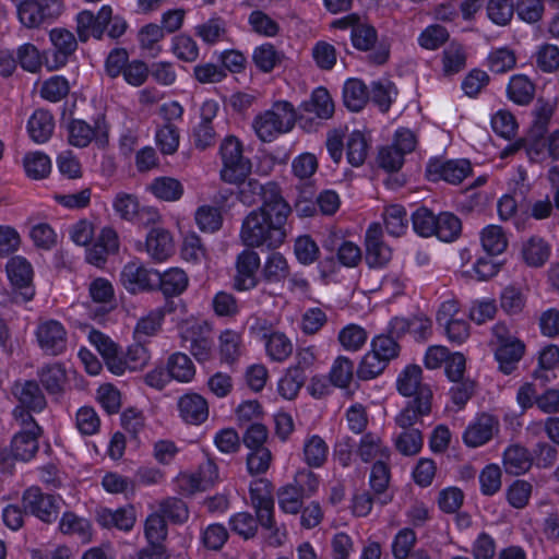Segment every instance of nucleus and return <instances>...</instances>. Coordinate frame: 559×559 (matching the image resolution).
<instances>
[{"label": "nucleus", "instance_id": "obj_63", "mask_svg": "<svg viewBox=\"0 0 559 559\" xmlns=\"http://www.w3.org/2000/svg\"><path fill=\"white\" fill-rule=\"evenodd\" d=\"M388 362L374 354L372 350L367 353L357 369V376L361 380H369L379 376L386 367Z\"/></svg>", "mask_w": 559, "mask_h": 559}, {"label": "nucleus", "instance_id": "obj_43", "mask_svg": "<svg viewBox=\"0 0 559 559\" xmlns=\"http://www.w3.org/2000/svg\"><path fill=\"white\" fill-rule=\"evenodd\" d=\"M396 389L403 396H419V366L408 365L397 377Z\"/></svg>", "mask_w": 559, "mask_h": 559}, {"label": "nucleus", "instance_id": "obj_12", "mask_svg": "<svg viewBox=\"0 0 559 559\" xmlns=\"http://www.w3.org/2000/svg\"><path fill=\"white\" fill-rule=\"evenodd\" d=\"M212 325L207 321H193L182 329V341L189 343L190 353L200 361H207L212 356Z\"/></svg>", "mask_w": 559, "mask_h": 559}, {"label": "nucleus", "instance_id": "obj_38", "mask_svg": "<svg viewBox=\"0 0 559 559\" xmlns=\"http://www.w3.org/2000/svg\"><path fill=\"white\" fill-rule=\"evenodd\" d=\"M484 250L489 255L501 254L508 247V239L503 229L497 225L485 227L480 234Z\"/></svg>", "mask_w": 559, "mask_h": 559}, {"label": "nucleus", "instance_id": "obj_50", "mask_svg": "<svg viewBox=\"0 0 559 559\" xmlns=\"http://www.w3.org/2000/svg\"><path fill=\"white\" fill-rule=\"evenodd\" d=\"M386 231L395 237L401 236L407 228L406 211L402 205L388 206L383 213Z\"/></svg>", "mask_w": 559, "mask_h": 559}, {"label": "nucleus", "instance_id": "obj_6", "mask_svg": "<svg viewBox=\"0 0 559 559\" xmlns=\"http://www.w3.org/2000/svg\"><path fill=\"white\" fill-rule=\"evenodd\" d=\"M11 393L17 401L12 411L16 423L36 421L32 413H39L47 406L46 397L35 380L16 381Z\"/></svg>", "mask_w": 559, "mask_h": 559}, {"label": "nucleus", "instance_id": "obj_2", "mask_svg": "<svg viewBox=\"0 0 559 559\" xmlns=\"http://www.w3.org/2000/svg\"><path fill=\"white\" fill-rule=\"evenodd\" d=\"M251 506L255 512H238L229 519L230 530L243 539H251L258 533L259 525L266 531L277 533L274 518L273 485L265 478L251 483L249 488Z\"/></svg>", "mask_w": 559, "mask_h": 559}, {"label": "nucleus", "instance_id": "obj_3", "mask_svg": "<svg viewBox=\"0 0 559 559\" xmlns=\"http://www.w3.org/2000/svg\"><path fill=\"white\" fill-rule=\"evenodd\" d=\"M335 27H350V39L353 46L360 51H370L367 56L369 63L374 66L384 64L390 57V47L384 41L378 40L376 28L367 23H361L357 14H349L333 23Z\"/></svg>", "mask_w": 559, "mask_h": 559}, {"label": "nucleus", "instance_id": "obj_9", "mask_svg": "<svg viewBox=\"0 0 559 559\" xmlns=\"http://www.w3.org/2000/svg\"><path fill=\"white\" fill-rule=\"evenodd\" d=\"M5 269L12 286V301L24 304L32 300L35 295V287L31 263L25 258L16 255L8 261Z\"/></svg>", "mask_w": 559, "mask_h": 559}, {"label": "nucleus", "instance_id": "obj_23", "mask_svg": "<svg viewBox=\"0 0 559 559\" xmlns=\"http://www.w3.org/2000/svg\"><path fill=\"white\" fill-rule=\"evenodd\" d=\"M146 250L154 260H166L175 250L171 234L165 228H152L146 236Z\"/></svg>", "mask_w": 559, "mask_h": 559}, {"label": "nucleus", "instance_id": "obj_13", "mask_svg": "<svg viewBox=\"0 0 559 559\" xmlns=\"http://www.w3.org/2000/svg\"><path fill=\"white\" fill-rule=\"evenodd\" d=\"M16 10L20 22L28 28H34L57 19L62 12V3L60 0H36Z\"/></svg>", "mask_w": 559, "mask_h": 559}, {"label": "nucleus", "instance_id": "obj_47", "mask_svg": "<svg viewBox=\"0 0 559 559\" xmlns=\"http://www.w3.org/2000/svg\"><path fill=\"white\" fill-rule=\"evenodd\" d=\"M306 379V374L298 368H288L285 376L278 382L280 394L287 400L295 399L305 384Z\"/></svg>", "mask_w": 559, "mask_h": 559}, {"label": "nucleus", "instance_id": "obj_55", "mask_svg": "<svg viewBox=\"0 0 559 559\" xmlns=\"http://www.w3.org/2000/svg\"><path fill=\"white\" fill-rule=\"evenodd\" d=\"M171 50L178 59L185 62H193L199 57L198 44L191 36L186 34L173 38Z\"/></svg>", "mask_w": 559, "mask_h": 559}, {"label": "nucleus", "instance_id": "obj_31", "mask_svg": "<svg viewBox=\"0 0 559 559\" xmlns=\"http://www.w3.org/2000/svg\"><path fill=\"white\" fill-rule=\"evenodd\" d=\"M390 481V468L383 460H378L371 468L370 486L377 496L378 503L385 506L392 500V496L385 493Z\"/></svg>", "mask_w": 559, "mask_h": 559}, {"label": "nucleus", "instance_id": "obj_7", "mask_svg": "<svg viewBox=\"0 0 559 559\" xmlns=\"http://www.w3.org/2000/svg\"><path fill=\"white\" fill-rule=\"evenodd\" d=\"M223 168L221 178L227 183H238L251 171V162L242 154V145L236 136H227L219 147Z\"/></svg>", "mask_w": 559, "mask_h": 559}, {"label": "nucleus", "instance_id": "obj_52", "mask_svg": "<svg viewBox=\"0 0 559 559\" xmlns=\"http://www.w3.org/2000/svg\"><path fill=\"white\" fill-rule=\"evenodd\" d=\"M514 9L518 17L527 24H536L542 21L545 12L543 0H518Z\"/></svg>", "mask_w": 559, "mask_h": 559}, {"label": "nucleus", "instance_id": "obj_54", "mask_svg": "<svg viewBox=\"0 0 559 559\" xmlns=\"http://www.w3.org/2000/svg\"><path fill=\"white\" fill-rule=\"evenodd\" d=\"M195 222L202 231L215 233L222 227L223 217L216 207L203 205L195 212Z\"/></svg>", "mask_w": 559, "mask_h": 559}, {"label": "nucleus", "instance_id": "obj_26", "mask_svg": "<svg viewBox=\"0 0 559 559\" xmlns=\"http://www.w3.org/2000/svg\"><path fill=\"white\" fill-rule=\"evenodd\" d=\"M507 97L515 105L527 106L535 97V84L525 74H514L507 85Z\"/></svg>", "mask_w": 559, "mask_h": 559}, {"label": "nucleus", "instance_id": "obj_18", "mask_svg": "<svg viewBox=\"0 0 559 559\" xmlns=\"http://www.w3.org/2000/svg\"><path fill=\"white\" fill-rule=\"evenodd\" d=\"M120 281L123 287L132 294L155 290L157 271L146 269L139 262H129L121 271Z\"/></svg>", "mask_w": 559, "mask_h": 559}, {"label": "nucleus", "instance_id": "obj_34", "mask_svg": "<svg viewBox=\"0 0 559 559\" xmlns=\"http://www.w3.org/2000/svg\"><path fill=\"white\" fill-rule=\"evenodd\" d=\"M50 40L56 48V62L60 66L66 64L69 56L78 48V41L74 35L64 28H55L49 34Z\"/></svg>", "mask_w": 559, "mask_h": 559}, {"label": "nucleus", "instance_id": "obj_29", "mask_svg": "<svg viewBox=\"0 0 559 559\" xmlns=\"http://www.w3.org/2000/svg\"><path fill=\"white\" fill-rule=\"evenodd\" d=\"M550 252L549 243L538 236H532L522 247L525 263L533 267L543 266L548 261Z\"/></svg>", "mask_w": 559, "mask_h": 559}, {"label": "nucleus", "instance_id": "obj_39", "mask_svg": "<svg viewBox=\"0 0 559 559\" xmlns=\"http://www.w3.org/2000/svg\"><path fill=\"white\" fill-rule=\"evenodd\" d=\"M167 371L171 379L180 382H189L195 373L191 359L182 353L170 355L167 361Z\"/></svg>", "mask_w": 559, "mask_h": 559}, {"label": "nucleus", "instance_id": "obj_21", "mask_svg": "<svg viewBox=\"0 0 559 559\" xmlns=\"http://www.w3.org/2000/svg\"><path fill=\"white\" fill-rule=\"evenodd\" d=\"M111 8L104 5L95 15L93 12L84 10L76 16V33L82 43L91 37L100 39L106 29V23L110 20Z\"/></svg>", "mask_w": 559, "mask_h": 559}, {"label": "nucleus", "instance_id": "obj_48", "mask_svg": "<svg viewBox=\"0 0 559 559\" xmlns=\"http://www.w3.org/2000/svg\"><path fill=\"white\" fill-rule=\"evenodd\" d=\"M306 463L311 467H320L326 461L328 445L319 436H312L304 445Z\"/></svg>", "mask_w": 559, "mask_h": 559}, {"label": "nucleus", "instance_id": "obj_30", "mask_svg": "<svg viewBox=\"0 0 559 559\" xmlns=\"http://www.w3.org/2000/svg\"><path fill=\"white\" fill-rule=\"evenodd\" d=\"M300 109L308 114L313 112L320 119H329L334 112V103L326 88L318 87L310 99L301 104Z\"/></svg>", "mask_w": 559, "mask_h": 559}, {"label": "nucleus", "instance_id": "obj_4", "mask_svg": "<svg viewBox=\"0 0 559 559\" xmlns=\"http://www.w3.org/2000/svg\"><path fill=\"white\" fill-rule=\"evenodd\" d=\"M298 119L294 106L286 100L276 102L270 110L259 115L253 120V128L263 142H271L277 135L289 132ZM304 116H299L302 120Z\"/></svg>", "mask_w": 559, "mask_h": 559}, {"label": "nucleus", "instance_id": "obj_57", "mask_svg": "<svg viewBox=\"0 0 559 559\" xmlns=\"http://www.w3.org/2000/svg\"><path fill=\"white\" fill-rule=\"evenodd\" d=\"M516 58L512 50L498 48L488 56V66L493 73H506L515 67Z\"/></svg>", "mask_w": 559, "mask_h": 559}, {"label": "nucleus", "instance_id": "obj_36", "mask_svg": "<svg viewBox=\"0 0 559 559\" xmlns=\"http://www.w3.org/2000/svg\"><path fill=\"white\" fill-rule=\"evenodd\" d=\"M38 378L49 394H60L67 381L64 368L60 364H50L38 371Z\"/></svg>", "mask_w": 559, "mask_h": 559}, {"label": "nucleus", "instance_id": "obj_58", "mask_svg": "<svg viewBox=\"0 0 559 559\" xmlns=\"http://www.w3.org/2000/svg\"><path fill=\"white\" fill-rule=\"evenodd\" d=\"M417 536L414 530L403 528L395 535L392 544V554L395 559H407L415 547Z\"/></svg>", "mask_w": 559, "mask_h": 559}, {"label": "nucleus", "instance_id": "obj_5", "mask_svg": "<svg viewBox=\"0 0 559 559\" xmlns=\"http://www.w3.org/2000/svg\"><path fill=\"white\" fill-rule=\"evenodd\" d=\"M490 344L493 347L499 369L504 374L512 373L524 355V343L504 323H497L492 326Z\"/></svg>", "mask_w": 559, "mask_h": 559}, {"label": "nucleus", "instance_id": "obj_14", "mask_svg": "<svg viewBox=\"0 0 559 559\" xmlns=\"http://www.w3.org/2000/svg\"><path fill=\"white\" fill-rule=\"evenodd\" d=\"M36 340L40 349L48 356L62 355L67 349L68 334L57 320H46L37 325Z\"/></svg>", "mask_w": 559, "mask_h": 559}, {"label": "nucleus", "instance_id": "obj_25", "mask_svg": "<svg viewBox=\"0 0 559 559\" xmlns=\"http://www.w3.org/2000/svg\"><path fill=\"white\" fill-rule=\"evenodd\" d=\"M188 276L181 269L174 267L159 273L157 271L156 289H160L166 298L181 295L188 287Z\"/></svg>", "mask_w": 559, "mask_h": 559}, {"label": "nucleus", "instance_id": "obj_37", "mask_svg": "<svg viewBox=\"0 0 559 559\" xmlns=\"http://www.w3.org/2000/svg\"><path fill=\"white\" fill-rule=\"evenodd\" d=\"M370 99L382 112H386L397 95V90L390 80L380 79L371 83Z\"/></svg>", "mask_w": 559, "mask_h": 559}, {"label": "nucleus", "instance_id": "obj_49", "mask_svg": "<svg viewBox=\"0 0 559 559\" xmlns=\"http://www.w3.org/2000/svg\"><path fill=\"white\" fill-rule=\"evenodd\" d=\"M253 62L263 72H271L282 62L283 53L277 51L271 44L257 47L253 51Z\"/></svg>", "mask_w": 559, "mask_h": 559}, {"label": "nucleus", "instance_id": "obj_40", "mask_svg": "<svg viewBox=\"0 0 559 559\" xmlns=\"http://www.w3.org/2000/svg\"><path fill=\"white\" fill-rule=\"evenodd\" d=\"M264 336L266 353L272 360L282 362L292 355L293 343L284 333L273 332Z\"/></svg>", "mask_w": 559, "mask_h": 559}, {"label": "nucleus", "instance_id": "obj_44", "mask_svg": "<svg viewBox=\"0 0 559 559\" xmlns=\"http://www.w3.org/2000/svg\"><path fill=\"white\" fill-rule=\"evenodd\" d=\"M512 0H488L486 11L488 19L498 26H507L514 15Z\"/></svg>", "mask_w": 559, "mask_h": 559}, {"label": "nucleus", "instance_id": "obj_35", "mask_svg": "<svg viewBox=\"0 0 559 559\" xmlns=\"http://www.w3.org/2000/svg\"><path fill=\"white\" fill-rule=\"evenodd\" d=\"M466 67V52L459 43H451L442 52V72L445 76L460 73Z\"/></svg>", "mask_w": 559, "mask_h": 559}, {"label": "nucleus", "instance_id": "obj_53", "mask_svg": "<svg viewBox=\"0 0 559 559\" xmlns=\"http://www.w3.org/2000/svg\"><path fill=\"white\" fill-rule=\"evenodd\" d=\"M24 168L29 178L41 179L50 173L51 163L47 155L35 152L24 157Z\"/></svg>", "mask_w": 559, "mask_h": 559}, {"label": "nucleus", "instance_id": "obj_8", "mask_svg": "<svg viewBox=\"0 0 559 559\" xmlns=\"http://www.w3.org/2000/svg\"><path fill=\"white\" fill-rule=\"evenodd\" d=\"M239 185L238 199L247 206L261 202L259 209H267L277 203H287L282 195L281 188L274 181L261 183L258 179H242Z\"/></svg>", "mask_w": 559, "mask_h": 559}, {"label": "nucleus", "instance_id": "obj_1", "mask_svg": "<svg viewBox=\"0 0 559 559\" xmlns=\"http://www.w3.org/2000/svg\"><path fill=\"white\" fill-rule=\"evenodd\" d=\"M290 212L288 203L251 211L242 222L241 241L249 248H278L286 238L285 224Z\"/></svg>", "mask_w": 559, "mask_h": 559}, {"label": "nucleus", "instance_id": "obj_33", "mask_svg": "<svg viewBox=\"0 0 559 559\" xmlns=\"http://www.w3.org/2000/svg\"><path fill=\"white\" fill-rule=\"evenodd\" d=\"M369 99V92L365 83L358 79H349L343 88V100L346 108L352 111L361 110Z\"/></svg>", "mask_w": 559, "mask_h": 559}, {"label": "nucleus", "instance_id": "obj_61", "mask_svg": "<svg viewBox=\"0 0 559 559\" xmlns=\"http://www.w3.org/2000/svg\"><path fill=\"white\" fill-rule=\"evenodd\" d=\"M354 364L344 356L335 359L330 371L331 382L340 388H346L353 379Z\"/></svg>", "mask_w": 559, "mask_h": 559}, {"label": "nucleus", "instance_id": "obj_64", "mask_svg": "<svg viewBox=\"0 0 559 559\" xmlns=\"http://www.w3.org/2000/svg\"><path fill=\"white\" fill-rule=\"evenodd\" d=\"M536 64L543 72L556 71L559 68V48L551 44L540 46L536 53Z\"/></svg>", "mask_w": 559, "mask_h": 559}, {"label": "nucleus", "instance_id": "obj_22", "mask_svg": "<svg viewBox=\"0 0 559 559\" xmlns=\"http://www.w3.org/2000/svg\"><path fill=\"white\" fill-rule=\"evenodd\" d=\"M178 407L185 421L193 425L203 423L209 416L206 400L197 393H189L180 397Z\"/></svg>", "mask_w": 559, "mask_h": 559}, {"label": "nucleus", "instance_id": "obj_24", "mask_svg": "<svg viewBox=\"0 0 559 559\" xmlns=\"http://www.w3.org/2000/svg\"><path fill=\"white\" fill-rule=\"evenodd\" d=\"M135 511L132 506L119 508L115 511L104 508L97 511V522L103 527H117L130 531L135 523Z\"/></svg>", "mask_w": 559, "mask_h": 559}, {"label": "nucleus", "instance_id": "obj_60", "mask_svg": "<svg viewBox=\"0 0 559 559\" xmlns=\"http://www.w3.org/2000/svg\"><path fill=\"white\" fill-rule=\"evenodd\" d=\"M164 38V29L157 24H147L143 26L139 33L141 47L150 52L152 57H156L160 48L156 45Z\"/></svg>", "mask_w": 559, "mask_h": 559}, {"label": "nucleus", "instance_id": "obj_46", "mask_svg": "<svg viewBox=\"0 0 559 559\" xmlns=\"http://www.w3.org/2000/svg\"><path fill=\"white\" fill-rule=\"evenodd\" d=\"M151 191L158 199L165 201H177L183 193V187L179 180L170 177H160L151 185Z\"/></svg>", "mask_w": 559, "mask_h": 559}, {"label": "nucleus", "instance_id": "obj_51", "mask_svg": "<svg viewBox=\"0 0 559 559\" xmlns=\"http://www.w3.org/2000/svg\"><path fill=\"white\" fill-rule=\"evenodd\" d=\"M368 154V143L360 131H354L347 140V159L348 163L358 167L364 164Z\"/></svg>", "mask_w": 559, "mask_h": 559}, {"label": "nucleus", "instance_id": "obj_27", "mask_svg": "<svg viewBox=\"0 0 559 559\" xmlns=\"http://www.w3.org/2000/svg\"><path fill=\"white\" fill-rule=\"evenodd\" d=\"M533 464L530 451L519 444L510 445L503 453V466L507 473L521 475L526 473Z\"/></svg>", "mask_w": 559, "mask_h": 559}, {"label": "nucleus", "instance_id": "obj_20", "mask_svg": "<svg viewBox=\"0 0 559 559\" xmlns=\"http://www.w3.org/2000/svg\"><path fill=\"white\" fill-rule=\"evenodd\" d=\"M497 417L481 413L477 415L466 427L463 441L469 448H478L489 442L499 431Z\"/></svg>", "mask_w": 559, "mask_h": 559}, {"label": "nucleus", "instance_id": "obj_45", "mask_svg": "<svg viewBox=\"0 0 559 559\" xmlns=\"http://www.w3.org/2000/svg\"><path fill=\"white\" fill-rule=\"evenodd\" d=\"M358 454L364 462H370L377 456L379 460L389 459L390 452L382 445L380 437L368 432L360 440Z\"/></svg>", "mask_w": 559, "mask_h": 559}, {"label": "nucleus", "instance_id": "obj_11", "mask_svg": "<svg viewBox=\"0 0 559 559\" xmlns=\"http://www.w3.org/2000/svg\"><path fill=\"white\" fill-rule=\"evenodd\" d=\"M472 171V164L466 158L442 159L435 157L427 163L425 176L432 182L443 180L456 186L471 176Z\"/></svg>", "mask_w": 559, "mask_h": 559}, {"label": "nucleus", "instance_id": "obj_59", "mask_svg": "<svg viewBox=\"0 0 559 559\" xmlns=\"http://www.w3.org/2000/svg\"><path fill=\"white\" fill-rule=\"evenodd\" d=\"M156 143L163 154H174L179 145V131L177 127L167 121L157 130Z\"/></svg>", "mask_w": 559, "mask_h": 559}, {"label": "nucleus", "instance_id": "obj_15", "mask_svg": "<svg viewBox=\"0 0 559 559\" xmlns=\"http://www.w3.org/2000/svg\"><path fill=\"white\" fill-rule=\"evenodd\" d=\"M22 501L25 511L46 523H51L58 516L60 499L44 493L38 487H31L25 490Z\"/></svg>", "mask_w": 559, "mask_h": 559}, {"label": "nucleus", "instance_id": "obj_56", "mask_svg": "<svg viewBox=\"0 0 559 559\" xmlns=\"http://www.w3.org/2000/svg\"><path fill=\"white\" fill-rule=\"evenodd\" d=\"M491 127L493 132L503 138L511 139L515 135L518 123L514 116L508 111L500 109L491 117Z\"/></svg>", "mask_w": 559, "mask_h": 559}, {"label": "nucleus", "instance_id": "obj_16", "mask_svg": "<svg viewBox=\"0 0 559 559\" xmlns=\"http://www.w3.org/2000/svg\"><path fill=\"white\" fill-rule=\"evenodd\" d=\"M69 143L76 147H86L92 140L104 147L108 142L107 126L104 118L97 119L95 127H91L84 120L72 119L68 124Z\"/></svg>", "mask_w": 559, "mask_h": 559}, {"label": "nucleus", "instance_id": "obj_42", "mask_svg": "<svg viewBox=\"0 0 559 559\" xmlns=\"http://www.w3.org/2000/svg\"><path fill=\"white\" fill-rule=\"evenodd\" d=\"M226 33V22L219 16L212 17L194 27V34L207 45H214Z\"/></svg>", "mask_w": 559, "mask_h": 559}, {"label": "nucleus", "instance_id": "obj_62", "mask_svg": "<svg viewBox=\"0 0 559 559\" xmlns=\"http://www.w3.org/2000/svg\"><path fill=\"white\" fill-rule=\"evenodd\" d=\"M162 516L167 518L174 523L181 524L189 518L188 507L185 501L179 498H167L160 506Z\"/></svg>", "mask_w": 559, "mask_h": 559}, {"label": "nucleus", "instance_id": "obj_32", "mask_svg": "<svg viewBox=\"0 0 559 559\" xmlns=\"http://www.w3.org/2000/svg\"><path fill=\"white\" fill-rule=\"evenodd\" d=\"M306 497V488L297 486L295 483L288 484L277 491L280 508L285 513L297 514L301 510Z\"/></svg>", "mask_w": 559, "mask_h": 559}, {"label": "nucleus", "instance_id": "obj_28", "mask_svg": "<svg viewBox=\"0 0 559 559\" xmlns=\"http://www.w3.org/2000/svg\"><path fill=\"white\" fill-rule=\"evenodd\" d=\"M53 128L55 123L51 114L44 109L36 110L27 123L29 136L36 143L47 142L53 132Z\"/></svg>", "mask_w": 559, "mask_h": 559}, {"label": "nucleus", "instance_id": "obj_10", "mask_svg": "<svg viewBox=\"0 0 559 559\" xmlns=\"http://www.w3.org/2000/svg\"><path fill=\"white\" fill-rule=\"evenodd\" d=\"M462 223L452 213L443 212L435 215L429 209L421 206V237L436 236L444 242H452L459 238Z\"/></svg>", "mask_w": 559, "mask_h": 559}, {"label": "nucleus", "instance_id": "obj_19", "mask_svg": "<svg viewBox=\"0 0 559 559\" xmlns=\"http://www.w3.org/2000/svg\"><path fill=\"white\" fill-rule=\"evenodd\" d=\"M365 260L369 267L380 269L392 259L391 248L383 241V230L379 223H372L365 235Z\"/></svg>", "mask_w": 559, "mask_h": 559}, {"label": "nucleus", "instance_id": "obj_41", "mask_svg": "<svg viewBox=\"0 0 559 559\" xmlns=\"http://www.w3.org/2000/svg\"><path fill=\"white\" fill-rule=\"evenodd\" d=\"M289 275V266L286 259L280 252L271 253L262 269V276L269 283H278Z\"/></svg>", "mask_w": 559, "mask_h": 559}, {"label": "nucleus", "instance_id": "obj_17", "mask_svg": "<svg viewBox=\"0 0 559 559\" xmlns=\"http://www.w3.org/2000/svg\"><path fill=\"white\" fill-rule=\"evenodd\" d=\"M21 430L16 432L11 441V452L14 459L27 462L38 451V438L43 430L36 421L17 423Z\"/></svg>", "mask_w": 559, "mask_h": 559}]
</instances>
